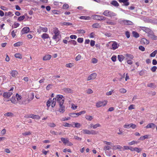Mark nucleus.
I'll list each match as a JSON object with an SVG mask.
<instances>
[{"label":"nucleus","instance_id":"nucleus-1","mask_svg":"<svg viewBox=\"0 0 157 157\" xmlns=\"http://www.w3.org/2000/svg\"><path fill=\"white\" fill-rule=\"evenodd\" d=\"M57 98V103L59 105L58 111L61 113H63L65 111V106L63 105L64 98L62 95H58Z\"/></svg>","mask_w":157,"mask_h":157},{"label":"nucleus","instance_id":"nucleus-2","mask_svg":"<svg viewBox=\"0 0 157 157\" xmlns=\"http://www.w3.org/2000/svg\"><path fill=\"white\" fill-rule=\"evenodd\" d=\"M53 32L54 34L52 38L56 40L58 39H59L60 37V32L58 28H53Z\"/></svg>","mask_w":157,"mask_h":157},{"label":"nucleus","instance_id":"nucleus-3","mask_svg":"<svg viewBox=\"0 0 157 157\" xmlns=\"http://www.w3.org/2000/svg\"><path fill=\"white\" fill-rule=\"evenodd\" d=\"M102 14L106 17H112L115 16L116 15V14L112 11H109V10H105Z\"/></svg>","mask_w":157,"mask_h":157},{"label":"nucleus","instance_id":"nucleus-4","mask_svg":"<svg viewBox=\"0 0 157 157\" xmlns=\"http://www.w3.org/2000/svg\"><path fill=\"white\" fill-rule=\"evenodd\" d=\"M93 16L94 19L98 21H104L106 19V17L101 15H94Z\"/></svg>","mask_w":157,"mask_h":157},{"label":"nucleus","instance_id":"nucleus-5","mask_svg":"<svg viewBox=\"0 0 157 157\" xmlns=\"http://www.w3.org/2000/svg\"><path fill=\"white\" fill-rule=\"evenodd\" d=\"M147 36L152 40H157V36L155 35L153 32L152 31H150V32L147 34Z\"/></svg>","mask_w":157,"mask_h":157},{"label":"nucleus","instance_id":"nucleus-6","mask_svg":"<svg viewBox=\"0 0 157 157\" xmlns=\"http://www.w3.org/2000/svg\"><path fill=\"white\" fill-rule=\"evenodd\" d=\"M107 103V101H99L96 103V106L97 107L99 108L102 106H104Z\"/></svg>","mask_w":157,"mask_h":157},{"label":"nucleus","instance_id":"nucleus-7","mask_svg":"<svg viewBox=\"0 0 157 157\" xmlns=\"http://www.w3.org/2000/svg\"><path fill=\"white\" fill-rule=\"evenodd\" d=\"M140 28L142 30L144 31L147 33V34H148L150 33V31H152L149 28L145 27H140Z\"/></svg>","mask_w":157,"mask_h":157},{"label":"nucleus","instance_id":"nucleus-8","mask_svg":"<svg viewBox=\"0 0 157 157\" xmlns=\"http://www.w3.org/2000/svg\"><path fill=\"white\" fill-rule=\"evenodd\" d=\"M10 75L14 78H16L17 76L18 73L16 70H12L10 72Z\"/></svg>","mask_w":157,"mask_h":157},{"label":"nucleus","instance_id":"nucleus-9","mask_svg":"<svg viewBox=\"0 0 157 157\" xmlns=\"http://www.w3.org/2000/svg\"><path fill=\"white\" fill-rule=\"evenodd\" d=\"M12 94L13 93L12 92L10 91L7 92H4L3 94V96L5 98H9Z\"/></svg>","mask_w":157,"mask_h":157},{"label":"nucleus","instance_id":"nucleus-10","mask_svg":"<svg viewBox=\"0 0 157 157\" xmlns=\"http://www.w3.org/2000/svg\"><path fill=\"white\" fill-rule=\"evenodd\" d=\"M30 30V29L28 27H25L22 29L21 32L22 34L24 33H27Z\"/></svg>","mask_w":157,"mask_h":157},{"label":"nucleus","instance_id":"nucleus-11","mask_svg":"<svg viewBox=\"0 0 157 157\" xmlns=\"http://www.w3.org/2000/svg\"><path fill=\"white\" fill-rule=\"evenodd\" d=\"M97 74L96 73H94L91 74L88 77L87 79V81L91 79H94L97 77Z\"/></svg>","mask_w":157,"mask_h":157},{"label":"nucleus","instance_id":"nucleus-12","mask_svg":"<svg viewBox=\"0 0 157 157\" xmlns=\"http://www.w3.org/2000/svg\"><path fill=\"white\" fill-rule=\"evenodd\" d=\"M122 23L125 25H132L133 23L131 21L128 20H124L122 21Z\"/></svg>","mask_w":157,"mask_h":157},{"label":"nucleus","instance_id":"nucleus-13","mask_svg":"<svg viewBox=\"0 0 157 157\" xmlns=\"http://www.w3.org/2000/svg\"><path fill=\"white\" fill-rule=\"evenodd\" d=\"M155 127V125L153 123H150L148 124L145 128H151L152 129H154Z\"/></svg>","mask_w":157,"mask_h":157},{"label":"nucleus","instance_id":"nucleus-14","mask_svg":"<svg viewBox=\"0 0 157 157\" xmlns=\"http://www.w3.org/2000/svg\"><path fill=\"white\" fill-rule=\"evenodd\" d=\"M57 95L56 96V97L55 98H54L53 99L52 101V104L51 106L53 108L55 107L56 105V101H57V97L58 95Z\"/></svg>","mask_w":157,"mask_h":157},{"label":"nucleus","instance_id":"nucleus-15","mask_svg":"<svg viewBox=\"0 0 157 157\" xmlns=\"http://www.w3.org/2000/svg\"><path fill=\"white\" fill-rule=\"evenodd\" d=\"M119 45L117 44L116 42H113L112 45V49L115 50L118 48L119 47Z\"/></svg>","mask_w":157,"mask_h":157},{"label":"nucleus","instance_id":"nucleus-16","mask_svg":"<svg viewBox=\"0 0 157 157\" xmlns=\"http://www.w3.org/2000/svg\"><path fill=\"white\" fill-rule=\"evenodd\" d=\"M48 30V28L46 27H40L39 29L38 30V32L40 33L41 31H42L43 32H46Z\"/></svg>","mask_w":157,"mask_h":157},{"label":"nucleus","instance_id":"nucleus-17","mask_svg":"<svg viewBox=\"0 0 157 157\" xmlns=\"http://www.w3.org/2000/svg\"><path fill=\"white\" fill-rule=\"evenodd\" d=\"M120 3H123L124 5L125 6H128L129 4V3L128 2L129 0H118Z\"/></svg>","mask_w":157,"mask_h":157},{"label":"nucleus","instance_id":"nucleus-18","mask_svg":"<svg viewBox=\"0 0 157 157\" xmlns=\"http://www.w3.org/2000/svg\"><path fill=\"white\" fill-rule=\"evenodd\" d=\"M28 117L34 119H39L40 118V117L39 116L34 114H30L29 116Z\"/></svg>","mask_w":157,"mask_h":157},{"label":"nucleus","instance_id":"nucleus-19","mask_svg":"<svg viewBox=\"0 0 157 157\" xmlns=\"http://www.w3.org/2000/svg\"><path fill=\"white\" fill-rule=\"evenodd\" d=\"M30 100V99L27 100V99H25L23 100L21 102L19 101V103L21 105L29 103Z\"/></svg>","mask_w":157,"mask_h":157},{"label":"nucleus","instance_id":"nucleus-20","mask_svg":"<svg viewBox=\"0 0 157 157\" xmlns=\"http://www.w3.org/2000/svg\"><path fill=\"white\" fill-rule=\"evenodd\" d=\"M51 58V56L50 55H48L44 56L43 58L44 60H49Z\"/></svg>","mask_w":157,"mask_h":157},{"label":"nucleus","instance_id":"nucleus-21","mask_svg":"<svg viewBox=\"0 0 157 157\" xmlns=\"http://www.w3.org/2000/svg\"><path fill=\"white\" fill-rule=\"evenodd\" d=\"M63 90L65 92L67 93H71L72 92V90L71 89L69 88H63Z\"/></svg>","mask_w":157,"mask_h":157},{"label":"nucleus","instance_id":"nucleus-22","mask_svg":"<svg viewBox=\"0 0 157 157\" xmlns=\"http://www.w3.org/2000/svg\"><path fill=\"white\" fill-rule=\"evenodd\" d=\"M118 58L119 61L121 62L124 59V57L122 55H120L118 56Z\"/></svg>","mask_w":157,"mask_h":157},{"label":"nucleus","instance_id":"nucleus-23","mask_svg":"<svg viewBox=\"0 0 157 157\" xmlns=\"http://www.w3.org/2000/svg\"><path fill=\"white\" fill-rule=\"evenodd\" d=\"M79 18L81 19L90 20V19L91 17L89 16H81L79 17Z\"/></svg>","mask_w":157,"mask_h":157},{"label":"nucleus","instance_id":"nucleus-24","mask_svg":"<svg viewBox=\"0 0 157 157\" xmlns=\"http://www.w3.org/2000/svg\"><path fill=\"white\" fill-rule=\"evenodd\" d=\"M41 37L42 38H43L44 40L46 39H47L49 38V35L46 33H43L41 36Z\"/></svg>","mask_w":157,"mask_h":157},{"label":"nucleus","instance_id":"nucleus-25","mask_svg":"<svg viewBox=\"0 0 157 157\" xmlns=\"http://www.w3.org/2000/svg\"><path fill=\"white\" fill-rule=\"evenodd\" d=\"M111 4L115 6L118 7L119 6V3L116 1H113Z\"/></svg>","mask_w":157,"mask_h":157},{"label":"nucleus","instance_id":"nucleus-26","mask_svg":"<svg viewBox=\"0 0 157 157\" xmlns=\"http://www.w3.org/2000/svg\"><path fill=\"white\" fill-rule=\"evenodd\" d=\"M122 148V147L120 145H117L113 146L112 149L113 150H116L117 149H121Z\"/></svg>","mask_w":157,"mask_h":157},{"label":"nucleus","instance_id":"nucleus-27","mask_svg":"<svg viewBox=\"0 0 157 157\" xmlns=\"http://www.w3.org/2000/svg\"><path fill=\"white\" fill-rule=\"evenodd\" d=\"M132 33L133 36L135 38H137L139 37V34L136 32L133 31Z\"/></svg>","mask_w":157,"mask_h":157},{"label":"nucleus","instance_id":"nucleus-28","mask_svg":"<svg viewBox=\"0 0 157 157\" xmlns=\"http://www.w3.org/2000/svg\"><path fill=\"white\" fill-rule=\"evenodd\" d=\"M141 42L146 44H148L149 43V41L145 38H143L141 40Z\"/></svg>","mask_w":157,"mask_h":157},{"label":"nucleus","instance_id":"nucleus-29","mask_svg":"<svg viewBox=\"0 0 157 157\" xmlns=\"http://www.w3.org/2000/svg\"><path fill=\"white\" fill-rule=\"evenodd\" d=\"M81 132L84 134L90 135V131L87 129H83Z\"/></svg>","mask_w":157,"mask_h":157},{"label":"nucleus","instance_id":"nucleus-30","mask_svg":"<svg viewBox=\"0 0 157 157\" xmlns=\"http://www.w3.org/2000/svg\"><path fill=\"white\" fill-rule=\"evenodd\" d=\"M111 149V147L108 145L105 146L103 148V150L105 151L107 150H109Z\"/></svg>","mask_w":157,"mask_h":157},{"label":"nucleus","instance_id":"nucleus-31","mask_svg":"<svg viewBox=\"0 0 157 157\" xmlns=\"http://www.w3.org/2000/svg\"><path fill=\"white\" fill-rule=\"evenodd\" d=\"M61 140L65 144H66L69 142V141L67 139H65V138L62 137L61 138Z\"/></svg>","mask_w":157,"mask_h":157},{"label":"nucleus","instance_id":"nucleus-32","mask_svg":"<svg viewBox=\"0 0 157 157\" xmlns=\"http://www.w3.org/2000/svg\"><path fill=\"white\" fill-rule=\"evenodd\" d=\"M92 26L94 28H99L101 27V25L98 23H95L92 25Z\"/></svg>","mask_w":157,"mask_h":157},{"label":"nucleus","instance_id":"nucleus-33","mask_svg":"<svg viewBox=\"0 0 157 157\" xmlns=\"http://www.w3.org/2000/svg\"><path fill=\"white\" fill-rule=\"evenodd\" d=\"M157 53V50H156L150 54V56L151 57H154L155 56L156 54Z\"/></svg>","mask_w":157,"mask_h":157},{"label":"nucleus","instance_id":"nucleus-34","mask_svg":"<svg viewBox=\"0 0 157 157\" xmlns=\"http://www.w3.org/2000/svg\"><path fill=\"white\" fill-rule=\"evenodd\" d=\"M22 44V42H18L14 44L13 45L14 47H18L20 46Z\"/></svg>","mask_w":157,"mask_h":157},{"label":"nucleus","instance_id":"nucleus-35","mask_svg":"<svg viewBox=\"0 0 157 157\" xmlns=\"http://www.w3.org/2000/svg\"><path fill=\"white\" fill-rule=\"evenodd\" d=\"M98 131H96L94 130H91L90 131V135H96L98 134Z\"/></svg>","mask_w":157,"mask_h":157},{"label":"nucleus","instance_id":"nucleus-36","mask_svg":"<svg viewBox=\"0 0 157 157\" xmlns=\"http://www.w3.org/2000/svg\"><path fill=\"white\" fill-rule=\"evenodd\" d=\"M85 118L88 120L91 121L92 120L93 118L91 116H89V115H86L85 116Z\"/></svg>","mask_w":157,"mask_h":157},{"label":"nucleus","instance_id":"nucleus-37","mask_svg":"<svg viewBox=\"0 0 157 157\" xmlns=\"http://www.w3.org/2000/svg\"><path fill=\"white\" fill-rule=\"evenodd\" d=\"M14 56L17 58L19 59H21L22 58V56L20 53H16L15 54Z\"/></svg>","mask_w":157,"mask_h":157},{"label":"nucleus","instance_id":"nucleus-38","mask_svg":"<svg viewBox=\"0 0 157 157\" xmlns=\"http://www.w3.org/2000/svg\"><path fill=\"white\" fill-rule=\"evenodd\" d=\"M13 114L11 112H8L4 114V115L5 116L7 117H12L13 116Z\"/></svg>","mask_w":157,"mask_h":157},{"label":"nucleus","instance_id":"nucleus-39","mask_svg":"<svg viewBox=\"0 0 157 157\" xmlns=\"http://www.w3.org/2000/svg\"><path fill=\"white\" fill-rule=\"evenodd\" d=\"M13 15V14H12V13L11 12H6L5 13V16H12Z\"/></svg>","mask_w":157,"mask_h":157},{"label":"nucleus","instance_id":"nucleus-40","mask_svg":"<svg viewBox=\"0 0 157 157\" xmlns=\"http://www.w3.org/2000/svg\"><path fill=\"white\" fill-rule=\"evenodd\" d=\"M73 123L75 125V127L79 128L81 126V124L79 123L73 122Z\"/></svg>","mask_w":157,"mask_h":157},{"label":"nucleus","instance_id":"nucleus-41","mask_svg":"<svg viewBox=\"0 0 157 157\" xmlns=\"http://www.w3.org/2000/svg\"><path fill=\"white\" fill-rule=\"evenodd\" d=\"M25 18V16L23 15V16H21L18 17V18L17 20L19 21H21L23 20Z\"/></svg>","mask_w":157,"mask_h":157},{"label":"nucleus","instance_id":"nucleus-42","mask_svg":"<svg viewBox=\"0 0 157 157\" xmlns=\"http://www.w3.org/2000/svg\"><path fill=\"white\" fill-rule=\"evenodd\" d=\"M23 136H28L31 134V132L29 131L25 132L22 133Z\"/></svg>","mask_w":157,"mask_h":157},{"label":"nucleus","instance_id":"nucleus-43","mask_svg":"<svg viewBox=\"0 0 157 157\" xmlns=\"http://www.w3.org/2000/svg\"><path fill=\"white\" fill-rule=\"evenodd\" d=\"M86 113V112L85 111H81L79 113H76V116H78L79 115H81L82 114H85Z\"/></svg>","mask_w":157,"mask_h":157},{"label":"nucleus","instance_id":"nucleus-44","mask_svg":"<svg viewBox=\"0 0 157 157\" xmlns=\"http://www.w3.org/2000/svg\"><path fill=\"white\" fill-rule=\"evenodd\" d=\"M17 30H14L12 32L11 35L13 38H14L15 36V33H17Z\"/></svg>","mask_w":157,"mask_h":157},{"label":"nucleus","instance_id":"nucleus-45","mask_svg":"<svg viewBox=\"0 0 157 157\" xmlns=\"http://www.w3.org/2000/svg\"><path fill=\"white\" fill-rule=\"evenodd\" d=\"M119 91L121 93L124 94L126 92V90L124 88H121L120 90Z\"/></svg>","mask_w":157,"mask_h":157},{"label":"nucleus","instance_id":"nucleus-46","mask_svg":"<svg viewBox=\"0 0 157 157\" xmlns=\"http://www.w3.org/2000/svg\"><path fill=\"white\" fill-rule=\"evenodd\" d=\"M16 96L17 97V100L18 101H19V102L20 101H19L21 98V96L17 93L16 94Z\"/></svg>","mask_w":157,"mask_h":157},{"label":"nucleus","instance_id":"nucleus-47","mask_svg":"<svg viewBox=\"0 0 157 157\" xmlns=\"http://www.w3.org/2000/svg\"><path fill=\"white\" fill-rule=\"evenodd\" d=\"M52 100L51 99H49V100H48L47 102V106L49 107L51 105V103Z\"/></svg>","mask_w":157,"mask_h":157},{"label":"nucleus","instance_id":"nucleus-48","mask_svg":"<svg viewBox=\"0 0 157 157\" xmlns=\"http://www.w3.org/2000/svg\"><path fill=\"white\" fill-rule=\"evenodd\" d=\"M147 86L148 87L152 88H154L155 87V84L153 83H150L148 84L147 85Z\"/></svg>","mask_w":157,"mask_h":157},{"label":"nucleus","instance_id":"nucleus-49","mask_svg":"<svg viewBox=\"0 0 157 157\" xmlns=\"http://www.w3.org/2000/svg\"><path fill=\"white\" fill-rule=\"evenodd\" d=\"M66 66L67 67H72L73 66V63H69L67 64Z\"/></svg>","mask_w":157,"mask_h":157},{"label":"nucleus","instance_id":"nucleus-50","mask_svg":"<svg viewBox=\"0 0 157 157\" xmlns=\"http://www.w3.org/2000/svg\"><path fill=\"white\" fill-rule=\"evenodd\" d=\"M62 24L63 25H72V23H71L67 22H64Z\"/></svg>","mask_w":157,"mask_h":157},{"label":"nucleus","instance_id":"nucleus-51","mask_svg":"<svg viewBox=\"0 0 157 157\" xmlns=\"http://www.w3.org/2000/svg\"><path fill=\"white\" fill-rule=\"evenodd\" d=\"M131 125V124H126L124 125V128H129L131 127L130 125Z\"/></svg>","mask_w":157,"mask_h":157},{"label":"nucleus","instance_id":"nucleus-52","mask_svg":"<svg viewBox=\"0 0 157 157\" xmlns=\"http://www.w3.org/2000/svg\"><path fill=\"white\" fill-rule=\"evenodd\" d=\"M81 56L80 54H78L77 56L75 58V60L77 61H78L80 60L81 58Z\"/></svg>","mask_w":157,"mask_h":157},{"label":"nucleus","instance_id":"nucleus-53","mask_svg":"<svg viewBox=\"0 0 157 157\" xmlns=\"http://www.w3.org/2000/svg\"><path fill=\"white\" fill-rule=\"evenodd\" d=\"M70 42L71 44H73L74 45H75L76 44V42L75 40H69L68 42Z\"/></svg>","mask_w":157,"mask_h":157},{"label":"nucleus","instance_id":"nucleus-54","mask_svg":"<svg viewBox=\"0 0 157 157\" xmlns=\"http://www.w3.org/2000/svg\"><path fill=\"white\" fill-rule=\"evenodd\" d=\"M101 126V125L99 124H95L94 125V126H93V128L95 129L97 127H99Z\"/></svg>","mask_w":157,"mask_h":157},{"label":"nucleus","instance_id":"nucleus-55","mask_svg":"<svg viewBox=\"0 0 157 157\" xmlns=\"http://www.w3.org/2000/svg\"><path fill=\"white\" fill-rule=\"evenodd\" d=\"M157 69V67L156 66H154L151 68V70L153 72H155Z\"/></svg>","mask_w":157,"mask_h":157},{"label":"nucleus","instance_id":"nucleus-56","mask_svg":"<svg viewBox=\"0 0 157 157\" xmlns=\"http://www.w3.org/2000/svg\"><path fill=\"white\" fill-rule=\"evenodd\" d=\"M69 5L67 4H64L63 5V9H67L69 8Z\"/></svg>","mask_w":157,"mask_h":157},{"label":"nucleus","instance_id":"nucleus-57","mask_svg":"<svg viewBox=\"0 0 157 157\" xmlns=\"http://www.w3.org/2000/svg\"><path fill=\"white\" fill-rule=\"evenodd\" d=\"M126 56L128 57V58H129V59H132L134 57L133 56V55H131V54H126Z\"/></svg>","mask_w":157,"mask_h":157},{"label":"nucleus","instance_id":"nucleus-58","mask_svg":"<svg viewBox=\"0 0 157 157\" xmlns=\"http://www.w3.org/2000/svg\"><path fill=\"white\" fill-rule=\"evenodd\" d=\"M93 93V91L90 89H89L87 90V93L88 94H91Z\"/></svg>","mask_w":157,"mask_h":157},{"label":"nucleus","instance_id":"nucleus-59","mask_svg":"<svg viewBox=\"0 0 157 157\" xmlns=\"http://www.w3.org/2000/svg\"><path fill=\"white\" fill-rule=\"evenodd\" d=\"M83 40L82 38H78L77 39V41L79 43H81L83 42Z\"/></svg>","mask_w":157,"mask_h":157},{"label":"nucleus","instance_id":"nucleus-60","mask_svg":"<svg viewBox=\"0 0 157 157\" xmlns=\"http://www.w3.org/2000/svg\"><path fill=\"white\" fill-rule=\"evenodd\" d=\"M52 85L51 84H48L46 87V89L47 90H49L52 87Z\"/></svg>","mask_w":157,"mask_h":157},{"label":"nucleus","instance_id":"nucleus-61","mask_svg":"<svg viewBox=\"0 0 157 157\" xmlns=\"http://www.w3.org/2000/svg\"><path fill=\"white\" fill-rule=\"evenodd\" d=\"M76 113H70L69 115L72 117H76Z\"/></svg>","mask_w":157,"mask_h":157},{"label":"nucleus","instance_id":"nucleus-62","mask_svg":"<svg viewBox=\"0 0 157 157\" xmlns=\"http://www.w3.org/2000/svg\"><path fill=\"white\" fill-rule=\"evenodd\" d=\"M1 9L5 11H7L8 10V9L4 6H1L0 7Z\"/></svg>","mask_w":157,"mask_h":157},{"label":"nucleus","instance_id":"nucleus-63","mask_svg":"<svg viewBox=\"0 0 157 157\" xmlns=\"http://www.w3.org/2000/svg\"><path fill=\"white\" fill-rule=\"evenodd\" d=\"M125 34L128 38L130 37V35L129 32L128 31H126L125 32Z\"/></svg>","mask_w":157,"mask_h":157},{"label":"nucleus","instance_id":"nucleus-64","mask_svg":"<svg viewBox=\"0 0 157 157\" xmlns=\"http://www.w3.org/2000/svg\"><path fill=\"white\" fill-rule=\"evenodd\" d=\"M116 56L114 55L112 56L111 57V59L113 62H115L116 60Z\"/></svg>","mask_w":157,"mask_h":157}]
</instances>
